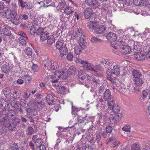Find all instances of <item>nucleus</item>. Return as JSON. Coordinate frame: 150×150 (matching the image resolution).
<instances>
[{
    "instance_id": "nucleus-14",
    "label": "nucleus",
    "mask_w": 150,
    "mask_h": 150,
    "mask_svg": "<svg viewBox=\"0 0 150 150\" xmlns=\"http://www.w3.org/2000/svg\"><path fill=\"white\" fill-rule=\"evenodd\" d=\"M1 69L3 72L8 74L11 70V64L9 63H6L2 66Z\"/></svg>"
},
{
    "instance_id": "nucleus-38",
    "label": "nucleus",
    "mask_w": 150,
    "mask_h": 150,
    "mask_svg": "<svg viewBox=\"0 0 150 150\" xmlns=\"http://www.w3.org/2000/svg\"><path fill=\"white\" fill-rule=\"evenodd\" d=\"M22 78L24 80L25 83L26 84H29L31 80V78L29 75H25L22 77Z\"/></svg>"
},
{
    "instance_id": "nucleus-12",
    "label": "nucleus",
    "mask_w": 150,
    "mask_h": 150,
    "mask_svg": "<svg viewBox=\"0 0 150 150\" xmlns=\"http://www.w3.org/2000/svg\"><path fill=\"white\" fill-rule=\"evenodd\" d=\"M99 25V23L98 21H90L88 23L87 26L90 30H95Z\"/></svg>"
},
{
    "instance_id": "nucleus-57",
    "label": "nucleus",
    "mask_w": 150,
    "mask_h": 150,
    "mask_svg": "<svg viewBox=\"0 0 150 150\" xmlns=\"http://www.w3.org/2000/svg\"><path fill=\"white\" fill-rule=\"evenodd\" d=\"M37 106V108H38L39 109H42L44 106V103L42 102H38Z\"/></svg>"
},
{
    "instance_id": "nucleus-36",
    "label": "nucleus",
    "mask_w": 150,
    "mask_h": 150,
    "mask_svg": "<svg viewBox=\"0 0 150 150\" xmlns=\"http://www.w3.org/2000/svg\"><path fill=\"white\" fill-rule=\"evenodd\" d=\"M73 11L71 9V8L69 6H67L64 9V13L66 15H69L70 14H72Z\"/></svg>"
},
{
    "instance_id": "nucleus-9",
    "label": "nucleus",
    "mask_w": 150,
    "mask_h": 150,
    "mask_svg": "<svg viewBox=\"0 0 150 150\" xmlns=\"http://www.w3.org/2000/svg\"><path fill=\"white\" fill-rule=\"evenodd\" d=\"M85 3L88 6H91L94 8L98 7V2L97 0H85Z\"/></svg>"
},
{
    "instance_id": "nucleus-58",
    "label": "nucleus",
    "mask_w": 150,
    "mask_h": 150,
    "mask_svg": "<svg viewBox=\"0 0 150 150\" xmlns=\"http://www.w3.org/2000/svg\"><path fill=\"white\" fill-rule=\"evenodd\" d=\"M130 128L129 126H125L122 128V129L124 131L129 132H130Z\"/></svg>"
},
{
    "instance_id": "nucleus-56",
    "label": "nucleus",
    "mask_w": 150,
    "mask_h": 150,
    "mask_svg": "<svg viewBox=\"0 0 150 150\" xmlns=\"http://www.w3.org/2000/svg\"><path fill=\"white\" fill-rule=\"evenodd\" d=\"M87 139L91 143H93L94 142L92 135H88L87 136Z\"/></svg>"
},
{
    "instance_id": "nucleus-50",
    "label": "nucleus",
    "mask_w": 150,
    "mask_h": 150,
    "mask_svg": "<svg viewBox=\"0 0 150 150\" xmlns=\"http://www.w3.org/2000/svg\"><path fill=\"white\" fill-rule=\"evenodd\" d=\"M133 3L136 6H141L142 4V0H133Z\"/></svg>"
},
{
    "instance_id": "nucleus-26",
    "label": "nucleus",
    "mask_w": 150,
    "mask_h": 150,
    "mask_svg": "<svg viewBox=\"0 0 150 150\" xmlns=\"http://www.w3.org/2000/svg\"><path fill=\"white\" fill-rule=\"evenodd\" d=\"M123 53L126 54H128L131 52V49L130 47L127 45H124L122 47Z\"/></svg>"
},
{
    "instance_id": "nucleus-61",
    "label": "nucleus",
    "mask_w": 150,
    "mask_h": 150,
    "mask_svg": "<svg viewBox=\"0 0 150 150\" xmlns=\"http://www.w3.org/2000/svg\"><path fill=\"white\" fill-rule=\"evenodd\" d=\"M115 140V139L114 137H112L110 138H108L107 139L105 144H108L110 142H112L114 141Z\"/></svg>"
},
{
    "instance_id": "nucleus-45",
    "label": "nucleus",
    "mask_w": 150,
    "mask_h": 150,
    "mask_svg": "<svg viewBox=\"0 0 150 150\" xmlns=\"http://www.w3.org/2000/svg\"><path fill=\"white\" fill-rule=\"evenodd\" d=\"M45 29L42 27H39L36 31V34L37 35H41L44 32Z\"/></svg>"
},
{
    "instance_id": "nucleus-55",
    "label": "nucleus",
    "mask_w": 150,
    "mask_h": 150,
    "mask_svg": "<svg viewBox=\"0 0 150 150\" xmlns=\"http://www.w3.org/2000/svg\"><path fill=\"white\" fill-rule=\"evenodd\" d=\"M65 88L64 86H61L57 90L58 93H64L65 91Z\"/></svg>"
},
{
    "instance_id": "nucleus-19",
    "label": "nucleus",
    "mask_w": 150,
    "mask_h": 150,
    "mask_svg": "<svg viewBox=\"0 0 150 150\" xmlns=\"http://www.w3.org/2000/svg\"><path fill=\"white\" fill-rule=\"evenodd\" d=\"M117 114L116 115L115 117L114 116L112 119L110 120V122L112 124L113 123H117L118 121H120V118L122 117V114L120 113H117Z\"/></svg>"
},
{
    "instance_id": "nucleus-60",
    "label": "nucleus",
    "mask_w": 150,
    "mask_h": 150,
    "mask_svg": "<svg viewBox=\"0 0 150 150\" xmlns=\"http://www.w3.org/2000/svg\"><path fill=\"white\" fill-rule=\"evenodd\" d=\"M105 130L107 133H110L112 132V128L111 126L109 125L106 126L105 128Z\"/></svg>"
},
{
    "instance_id": "nucleus-8",
    "label": "nucleus",
    "mask_w": 150,
    "mask_h": 150,
    "mask_svg": "<svg viewBox=\"0 0 150 150\" xmlns=\"http://www.w3.org/2000/svg\"><path fill=\"white\" fill-rule=\"evenodd\" d=\"M4 122H3L2 125H3V126L7 127L10 130H13L16 128L13 124H11L10 120H7L5 118H4Z\"/></svg>"
},
{
    "instance_id": "nucleus-52",
    "label": "nucleus",
    "mask_w": 150,
    "mask_h": 150,
    "mask_svg": "<svg viewBox=\"0 0 150 150\" xmlns=\"http://www.w3.org/2000/svg\"><path fill=\"white\" fill-rule=\"evenodd\" d=\"M142 6H146L149 7L150 5V2L149 3L148 0H142V4L141 5Z\"/></svg>"
},
{
    "instance_id": "nucleus-16",
    "label": "nucleus",
    "mask_w": 150,
    "mask_h": 150,
    "mask_svg": "<svg viewBox=\"0 0 150 150\" xmlns=\"http://www.w3.org/2000/svg\"><path fill=\"white\" fill-rule=\"evenodd\" d=\"M120 66L118 65H116L113 66L112 69L111 74H114L116 76H118L120 74Z\"/></svg>"
},
{
    "instance_id": "nucleus-31",
    "label": "nucleus",
    "mask_w": 150,
    "mask_h": 150,
    "mask_svg": "<svg viewBox=\"0 0 150 150\" xmlns=\"http://www.w3.org/2000/svg\"><path fill=\"white\" fill-rule=\"evenodd\" d=\"M105 30V28L103 25L98 26L95 30V32L97 34L101 33Z\"/></svg>"
},
{
    "instance_id": "nucleus-7",
    "label": "nucleus",
    "mask_w": 150,
    "mask_h": 150,
    "mask_svg": "<svg viewBox=\"0 0 150 150\" xmlns=\"http://www.w3.org/2000/svg\"><path fill=\"white\" fill-rule=\"evenodd\" d=\"M103 98L105 100L107 101L108 102L114 100L111 94V92L109 89H106L104 92Z\"/></svg>"
},
{
    "instance_id": "nucleus-21",
    "label": "nucleus",
    "mask_w": 150,
    "mask_h": 150,
    "mask_svg": "<svg viewBox=\"0 0 150 150\" xmlns=\"http://www.w3.org/2000/svg\"><path fill=\"white\" fill-rule=\"evenodd\" d=\"M116 87L117 88H116V89L122 93H125L127 90V89L126 88L125 86L123 84H121L120 85L118 84Z\"/></svg>"
},
{
    "instance_id": "nucleus-62",
    "label": "nucleus",
    "mask_w": 150,
    "mask_h": 150,
    "mask_svg": "<svg viewBox=\"0 0 150 150\" xmlns=\"http://www.w3.org/2000/svg\"><path fill=\"white\" fill-rule=\"evenodd\" d=\"M31 68L34 72H36L38 70V67L37 64H33Z\"/></svg>"
},
{
    "instance_id": "nucleus-10",
    "label": "nucleus",
    "mask_w": 150,
    "mask_h": 150,
    "mask_svg": "<svg viewBox=\"0 0 150 150\" xmlns=\"http://www.w3.org/2000/svg\"><path fill=\"white\" fill-rule=\"evenodd\" d=\"M82 63L83 64V67L84 69L97 72L96 70L94 68V66L93 64L88 63L86 61L83 62Z\"/></svg>"
},
{
    "instance_id": "nucleus-35",
    "label": "nucleus",
    "mask_w": 150,
    "mask_h": 150,
    "mask_svg": "<svg viewBox=\"0 0 150 150\" xmlns=\"http://www.w3.org/2000/svg\"><path fill=\"white\" fill-rule=\"evenodd\" d=\"M132 150H141V146L138 143H133L131 146Z\"/></svg>"
},
{
    "instance_id": "nucleus-54",
    "label": "nucleus",
    "mask_w": 150,
    "mask_h": 150,
    "mask_svg": "<svg viewBox=\"0 0 150 150\" xmlns=\"http://www.w3.org/2000/svg\"><path fill=\"white\" fill-rule=\"evenodd\" d=\"M91 41L92 43H95L98 42H100L101 40L97 37H94L91 38Z\"/></svg>"
},
{
    "instance_id": "nucleus-5",
    "label": "nucleus",
    "mask_w": 150,
    "mask_h": 150,
    "mask_svg": "<svg viewBox=\"0 0 150 150\" xmlns=\"http://www.w3.org/2000/svg\"><path fill=\"white\" fill-rule=\"evenodd\" d=\"M77 35L79 37H80L78 43L81 49H84L86 48V45L84 41L85 35L83 33L81 28H79L77 31Z\"/></svg>"
},
{
    "instance_id": "nucleus-43",
    "label": "nucleus",
    "mask_w": 150,
    "mask_h": 150,
    "mask_svg": "<svg viewBox=\"0 0 150 150\" xmlns=\"http://www.w3.org/2000/svg\"><path fill=\"white\" fill-rule=\"evenodd\" d=\"M73 54L70 52H68L67 55V59L69 61H72L73 60Z\"/></svg>"
},
{
    "instance_id": "nucleus-47",
    "label": "nucleus",
    "mask_w": 150,
    "mask_h": 150,
    "mask_svg": "<svg viewBox=\"0 0 150 150\" xmlns=\"http://www.w3.org/2000/svg\"><path fill=\"white\" fill-rule=\"evenodd\" d=\"M13 95L15 99H18L20 96V91H14Z\"/></svg>"
},
{
    "instance_id": "nucleus-44",
    "label": "nucleus",
    "mask_w": 150,
    "mask_h": 150,
    "mask_svg": "<svg viewBox=\"0 0 150 150\" xmlns=\"http://www.w3.org/2000/svg\"><path fill=\"white\" fill-rule=\"evenodd\" d=\"M47 39V42L49 45H51L52 43L54 42V38L53 36H51L50 37H48Z\"/></svg>"
},
{
    "instance_id": "nucleus-53",
    "label": "nucleus",
    "mask_w": 150,
    "mask_h": 150,
    "mask_svg": "<svg viewBox=\"0 0 150 150\" xmlns=\"http://www.w3.org/2000/svg\"><path fill=\"white\" fill-rule=\"evenodd\" d=\"M18 35H19L21 36L20 37H23V38H28L27 36V35L26 34L22 31H21L20 32H18Z\"/></svg>"
},
{
    "instance_id": "nucleus-11",
    "label": "nucleus",
    "mask_w": 150,
    "mask_h": 150,
    "mask_svg": "<svg viewBox=\"0 0 150 150\" xmlns=\"http://www.w3.org/2000/svg\"><path fill=\"white\" fill-rule=\"evenodd\" d=\"M32 139L33 142L37 146H41L42 143V139L40 137L38 138V135H33Z\"/></svg>"
},
{
    "instance_id": "nucleus-48",
    "label": "nucleus",
    "mask_w": 150,
    "mask_h": 150,
    "mask_svg": "<svg viewBox=\"0 0 150 150\" xmlns=\"http://www.w3.org/2000/svg\"><path fill=\"white\" fill-rule=\"evenodd\" d=\"M18 3L20 4V6L22 9H23L25 6L27 2L23 0H18Z\"/></svg>"
},
{
    "instance_id": "nucleus-23",
    "label": "nucleus",
    "mask_w": 150,
    "mask_h": 150,
    "mask_svg": "<svg viewBox=\"0 0 150 150\" xmlns=\"http://www.w3.org/2000/svg\"><path fill=\"white\" fill-rule=\"evenodd\" d=\"M87 116V115L86 114L82 115L80 116L78 115L77 119L78 120L77 122L75 123V125H76L79 123H81L82 121H84L86 120V118Z\"/></svg>"
},
{
    "instance_id": "nucleus-32",
    "label": "nucleus",
    "mask_w": 150,
    "mask_h": 150,
    "mask_svg": "<svg viewBox=\"0 0 150 150\" xmlns=\"http://www.w3.org/2000/svg\"><path fill=\"white\" fill-rule=\"evenodd\" d=\"M9 150H23V147H19L17 144L14 143L13 144Z\"/></svg>"
},
{
    "instance_id": "nucleus-25",
    "label": "nucleus",
    "mask_w": 150,
    "mask_h": 150,
    "mask_svg": "<svg viewBox=\"0 0 150 150\" xmlns=\"http://www.w3.org/2000/svg\"><path fill=\"white\" fill-rule=\"evenodd\" d=\"M78 76L79 79L82 80H84L86 79L87 76L85 72L82 70H80L79 71Z\"/></svg>"
},
{
    "instance_id": "nucleus-13",
    "label": "nucleus",
    "mask_w": 150,
    "mask_h": 150,
    "mask_svg": "<svg viewBox=\"0 0 150 150\" xmlns=\"http://www.w3.org/2000/svg\"><path fill=\"white\" fill-rule=\"evenodd\" d=\"M84 12V17L87 19L90 18L92 16L93 13V10L90 8L86 9Z\"/></svg>"
},
{
    "instance_id": "nucleus-30",
    "label": "nucleus",
    "mask_w": 150,
    "mask_h": 150,
    "mask_svg": "<svg viewBox=\"0 0 150 150\" xmlns=\"http://www.w3.org/2000/svg\"><path fill=\"white\" fill-rule=\"evenodd\" d=\"M3 92L4 95L6 97H9L11 96V90L9 88H4L3 90Z\"/></svg>"
},
{
    "instance_id": "nucleus-15",
    "label": "nucleus",
    "mask_w": 150,
    "mask_h": 150,
    "mask_svg": "<svg viewBox=\"0 0 150 150\" xmlns=\"http://www.w3.org/2000/svg\"><path fill=\"white\" fill-rule=\"evenodd\" d=\"M106 38L108 41L112 42L116 41L117 36L115 33L110 32L107 35Z\"/></svg>"
},
{
    "instance_id": "nucleus-63",
    "label": "nucleus",
    "mask_w": 150,
    "mask_h": 150,
    "mask_svg": "<svg viewBox=\"0 0 150 150\" xmlns=\"http://www.w3.org/2000/svg\"><path fill=\"white\" fill-rule=\"evenodd\" d=\"M10 104L12 107L16 108L18 104L16 100H13V102H11Z\"/></svg>"
},
{
    "instance_id": "nucleus-33",
    "label": "nucleus",
    "mask_w": 150,
    "mask_h": 150,
    "mask_svg": "<svg viewBox=\"0 0 150 150\" xmlns=\"http://www.w3.org/2000/svg\"><path fill=\"white\" fill-rule=\"evenodd\" d=\"M101 64L104 65L105 68L108 67L111 64L110 60L109 59H104L100 61Z\"/></svg>"
},
{
    "instance_id": "nucleus-1",
    "label": "nucleus",
    "mask_w": 150,
    "mask_h": 150,
    "mask_svg": "<svg viewBox=\"0 0 150 150\" xmlns=\"http://www.w3.org/2000/svg\"><path fill=\"white\" fill-rule=\"evenodd\" d=\"M50 68L51 72L54 74L53 75L51 76V78L52 79L51 81L52 83L58 82L59 78L65 79L68 77V75L66 68L63 69L61 70L59 69V66L57 62H54L51 64Z\"/></svg>"
},
{
    "instance_id": "nucleus-40",
    "label": "nucleus",
    "mask_w": 150,
    "mask_h": 150,
    "mask_svg": "<svg viewBox=\"0 0 150 150\" xmlns=\"http://www.w3.org/2000/svg\"><path fill=\"white\" fill-rule=\"evenodd\" d=\"M134 81L135 84L138 86H141L143 83V81L140 77L134 79Z\"/></svg>"
},
{
    "instance_id": "nucleus-42",
    "label": "nucleus",
    "mask_w": 150,
    "mask_h": 150,
    "mask_svg": "<svg viewBox=\"0 0 150 150\" xmlns=\"http://www.w3.org/2000/svg\"><path fill=\"white\" fill-rule=\"evenodd\" d=\"M148 93V90H145L143 91L142 93L141 100H144L147 96Z\"/></svg>"
},
{
    "instance_id": "nucleus-41",
    "label": "nucleus",
    "mask_w": 150,
    "mask_h": 150,
    "mask_svg": "<svg viewBox=\"0 0 150 150\" xmlns=\"http://www.w3.org/2000/svg\"><path fill=\"white\" fill-rule=\"evenodd\" d=\"M24 52L25 54L29 56H31L32 55V50L29 47H27L25 49Z\"/></svg>"
},
{
    "instance_id": "nucleus-17",
    "label": "nucleus",
    "mask_w": 150,
    "mask_h": 150,
    "mask_svg": "<svg viewBox=\"0 0 150 150\" xmlns=\"http://www.w3.org/2000/svg\"><path fill=\"white\" fill-rule=\"evenodd\" d=\"M46 98V101L49 105H52L55 104V99L52 95L50 94L47 95Z\"/></svg>"
},
{
    "instance_id": "nucleus-34",
    "label": "nucleus",
    "mask_w": 150,
    "mask_h": 150,
    "mask_svg": "<svg viewBox=\"0 0 150 150\" xmlns=\"http://www.w3.org/2000/svg\"><path fill=\"white\" fill-rule=\"evenodd\" d=\"M28 40V38L27 39L23 37H19L18 39V42L22 45H25L26 44V41Z\"/></svg>"
},
{
    "instance_id": "nucleus-59",
    "label": "nucleus",
    "mask_w": 150,
    "mask_h": 150,
    "mask_svg": "<svg viewBox=\"0 0 150 150\" xmlns=\"http://www.w3.org/2000/svg\"><path fill=\"white\" fill-rule=\"evenodd\" d=\"M30 90L28 89L26 90V91H25L24 93L25 98V99H28L30 96Z\"/></svg>"
},
{
    "instance_id": "nucleus-51",
    "label": "nucleus",
    "mask_w": 150,
    "mask_h": 150,
    "mask_svg": "<svg viewBox=\"0 0 150 150\" xmlns=\"http://www.w3.org/2000/svg\"><path fill=\"white\" fill-rule=\"evenodd\" d=\"M20 19L21 20L24 19L26 20L28 19V15L25 14H21L19 16Z\"/></svg>"
},
{
    "instance_id": "nucleus-24",
    "label": "nucleus",
    "mask_w": 150,
    "mask_h": 150,
    "mask_svg": "<svg viewBox=\"0 0 150 150\" xmlns=\"http://www.w3.org/2000/svg\"><path fill=\"white\" fill-rule=\"evenodd\" d=\"M52 64L51 60L48 58H46L43 62L44 67L45 68L47 67V69L49 67H50Z\"/></svg>"
},
{
    "instance_id": "nucleus-22",
    "label": "nucleus",
    "mask_w": 150,
    "mask_h": 150,
    "mask_svg": "<svg viewBox=\"0 0 150 150\" xmlns=\"http://www.w3.org/2000/svg\"><path fill=\"white\" fill-rule=\"evenodd\" d=\"M59 3L58 5V7L59 8L62 9L67 7V0H59Z\"/></svg>"
},
{
    "instance_id": "nucleus-64",
    "label": "nucleus",
    "mask_w": 150,
    "mask_h": 150,
    "mask_svg": "<svg viewBox=\"0 0 150 150\" xmlns=\"http://www.w3.org/2000/svg\"><path fill=\"white\" fill-rule=\"evenodd\" d=\"M28 135H32L34 132V130L31 127H29L28 129Z\"/></svg>"
},
{
    "instance_id": "nucleus-28",
    "label": "nucleus",
    "mask_w": 150,
    "mask_h": 150,
    "mask_svg": "<svg viewBox=\"0 0 150 150\" xmlns=\"http://www.w3.org/2000/svg\"><path fill=\"white\" fill-rule=\"evenodd\" d=\"M49 36V33L47 31L43 32L40 36V38L41 40L42 41L45 40Z\"/></svg>"
},
{
    "instance_id": "nucleus-49",
    "label": "nucleus",
    "mask_w": 150,
    "mask_h": 150,
    "mask_svg": "<svg viewBox=\"0 0 150 150\" xmlns=\"http://www.w3.org/2000/svg\"><path fill=\"white\" fill-rule=\"evenodd\" d=\"M36 31L35 28L34 26H32L30 29V33L31 35L34 36L36 34Z\"/></svg>"
},
{
    "instance_id": "nucleus-27",
    "label": "nucleus",
    "mask_w": 150,
    "mask_h": 150,
    "mask_svg": "<svg viewBox=\"0 0 150 150\" xmlns=\"http://www.w3.org/2000/svg\"><path fill=\"white\" fill-rule=\"evenodd\" d=\"M3 33L5 36H8L11 35V33L10 28L8 27H6L2 29Z\"/></svg>"
},
{
    "instance_id": "nucleus-3",
    "label": "nucleus",
    "mask_w": 150,
    "mask_h": 150,
    "mask_svg": "<svg viewBox=\"0 0 150 150\" xmlns=\"http://www.w3.org/2000/svg\"><path fill=\"white\" fill-rule=\"evenodd\" d=\"M16 115L15 112L12 110H8V112H6L5 110H2L0 111V117L1 118L0 121L3 122H4V118L10 120H14L16 118Z\"/></svg>"
},
{
    "instance_id": "nucleus-46",
    "label": "nucleus",
    "mask_w": 150,
    "mask_h": 150,
    "mask_svg": "<svg viewBox=\"0 0 150 150\" xmlns=\"http://www.w3.org/2000/svg\"><path fill=\"white\" fill-rule=\"evenodd\" d=\"M81 48L80 47L76 46L74 47V52L76 54H79L82 51Z\"/></svg>"
},
{
    "instance_id": "nucleus-2",
    "label": "nucleus",
    "mask_w": 150,
    "mask_h": 150,
    "mask_svg": "<svg viewBox=\"0 0 150 150\" xmlns=\"http://www.w3.org/2000/svg\"><path fill=\"white\" fill-rule=\"evenodd\" d=\"M2 15L6 18L10 19V22L13 25H18L20 23L19 18L17 17V9H11L9 7L6 8L3 10Z\"/></svg>"
},
{
    "instance_id": "nucleus-37",
    "label": "nucleus",
    "mask_w": 150,
    "mask_h": 150,
    "mask_svg": "<svg viewBox=\"0 0 150 150\" xmlns=\"http://www.w3.org/2000/svg\"><path fill=\"white\" fill-rule=\"evenodd\" d=\"M132 76L134 79L140 77L142 74L139 71L136 70H134L132 72Z\"/></svg>"
},
{
    "instance_id": "nucleus-6",
    "label": "nucleus",
    "mask_w": 150,
    "mask_h": 150,
    "mask_svg": "<svg viewBox=\"0 0 150 150\" xmlns=\"http://www.w3.org/2000/svg\"><path fill=\"white\" fill-rule=\"evenodd\" d=\"M107 105L108 108L110 110H112L115 113H116L120 111V110L118 106L115 104L114 100L108 102Z\"/></svg>"
},
{
    "instance_id": "nucleus-4",
    "label": "nucleus",
    "mask_w": 150,
    "mask_h": 150,
    "mask_svg": "<svg viewBox=\"0 0 150 150\" xmlns=\"http://www.w3.org/2000/svg\"><path fill=\"white\" fill-rule=\"evenodd\" d=\"M64 41L62 39H59L57 41L56 47L57 49L59 50L60 55L62 57L67 52V49L66 47Z\"/></svg>"
},
{
    "instance_id": "nucleus-20",
    "label": "nucleus",
    "mask_w": 150,
    "mask_h": 150,
    "mask_svg": "<svg viewBox=\"0 0 150 150\" xmlns=\"http://www.w3.org/2000/svg\"><path fill=\"white\" fill-rule=\"evenodd\" d=\"M110 7H108L107 5H104L102 6V12L103 14L107 15L108 14H110L112 13V11L110 9Z\"/></svg>"
},
{
    "instance_id": "nucleus-39",
    "label": "nucleus",
    "mask_w": 150,
    "mask_h": 150,
    "mask_svg": "<svg viewBox=\"0 0 150 150\" xmlns=\"http://www.w3.org/2000/svg\"><path fill=\"white\" fill-rule=\"evenodd\" d=\"M142 37L147 38H150V30L149 29H146L142 34Z\"/></svg>"
},
{
    "instance_id": "nucleus-18",
    "label": "nucleus",
    "mask_w": 150,
    "mask_h": 150,
    "mask_svg": "<svg viewBox=\"0 0 150 150\" xmlns=\"http://www.w3.org/2000/svg\"><path fill=\"white\" fill-rule=\"evenodd\" d=\"M145 55L143 53L139 52H136L134 54V57L139 61L143 60L145 58Z\"/></svg>"
},
{
    "instance_id": "nucleus-29",
    "label": "nucleus",
    "mask_w": 150,
    "mask_h": 150,
    "mask_svg": "<svg viewBox=\"0 0 150 150\" xmlns=\"http://www.w3.org/2000/svg\"><path fill=\"white\" fill-rule=\"evenodd\" d=\"M67 70V74L72 75H74L76 74V72L75 67L74 66H71L69 68V69Z\"/></svg>"
}]
</instances>
